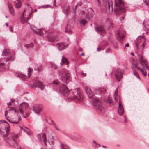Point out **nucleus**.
I'll use <instances>...</instances> for the list:
<instances>
[{"label": "nucleus", "mask_w": 149, "mask_h": 149, "mask_svg": "<svg viewBox=\"0 0 149 149\" xmlns=\"http://www.w3.org/2000/svg\"><path fill=\"white\" fill-rule=\"evenodd\" d=\"M28 106V104L26 103H22L19 106V109L20 111V112L21 114H23V116L24 117L26 118L28 114L27 113L26 114V115H25L24 114V111H25L26 108Z\"/></svg>", "instance_id": "9d476101"}, {"label": "nucleus", "mask_w": 149, "mask_h": 149, "mask_svg": "<svg viewBox=\"0 0 149 149\" xmlns=\"http://www.w3.org/2000/svg\"><path fill=\"white\" fill-rule=\"evenodd\" d=\"M8 59L14 60L15 59V56L14 55L8 57Z\"/></svg>", "instance_id": "49530a36"}, {"label": "nucleus", "mask_w": 149, "mask_h": 149, "mask_svg": "<svg viewBox=\"0 0 149 149\" xmlns=\"http://www.w3.org/2000/svg\"><path fill=\"white\" fill-rule=\"evenodd\" d=\"M10 52L8 49H4L2 52V55L4 56H7L10 54Z\"/></svg>", "instance_id": "a878e982"}, {"label": "nucleus", "mask_w": 149, "mask_h": 149, "mask_svg": "<svg viewBox=\"0 0 149 149\" xmlns=\"http://www.w3.org/2000/svg\"><path fill=\"white\" fill-rule=\"evenodd\" d=\"M112 2L111 1H108V3L109 10L110 12H112L113 11V6L112 5Z\"/></svg>", "instance_id": "393cba45"}, {"label": "nucleus", "mask_w": 149, "mask_h": 149, "mask_svg": "<svg viewBox=\"0 0 149 149\" xmlns=\"http://www.w3.org/2000/svg\"><path fill=\"white\" fill-rule=\"evenodd\" d=\"M140 70L141 72L142 73V74L144 76H146L147 72L146 71L143 70V69H141L140 70Z\"/></svg>", "instance_id": "4c0bfd02"}, {"label": "nucleus", "mask_w": 149, "mask_h": 149, "mask_svg": "<svg viewBox=\"0 0 149 149\" xmlns=\"http://www.w3.org/2000/svg\"><path fill=\"white\" fill-rule=\"evenodd\" d=\"M97 1L98 3V5L100 6V0H97Z\"/></svg>", "instance_id": "6e6d98bb"}, {"label": "nucleus", "mask_w": 149, "mask_h": 149, "mask_svg": "<svg viewBox=\"0 0 149 149\" xmlns=\"http://www.w3.org/2000/svg\"><path fill=\"white\" fill-rule=\"evenodd\" d=\"M83 95L79 89H74L72 91V94L71 98L75 102H79L83 99Z\"/></svg>", "instance_id": "20e7f679"}, {"label": "nucleus", "mask_w": 149, "mask_h": 149, "mask_svg": "<svg viewBox=\"0 0 149 149\" xmlns=\"http://www.w3.org/2000/svg\"><path fill=\"white\" fill-rule=\"evenodd\" d=\"M48 123L53 126L56 125V124L51 119L50 120L49 122H48Z\"/></svg>", "instance_id": "58836bf2"}, {"label": "nucleus", "mask_w": 149, "mask_h": 149, "mask_svg": "<svg viewBox=\"0 0 149 149\" xmlns=\"http://www.w3.org/2000/svg\"><path fill=\"white\" fill-rule=\"evenodd\" d=\"M105 92V89L103 88H101L99 90V92L102 94H104Z\"/></svg>", "instance_id": "c9c22d12"}, {"label": "nucleus", "mask_w": 149, "mask_h": 149, "mask_svg": "<svg viewBox=\"0 0 149 149\" xmlns=\"http://www.w3.org/2000/svg\"><path fill=\"white\" fill-rule=\"evenodd\" d=\"M148 22H149V21H148L147 19L145 20H144V22H143V25H144V26H145V29L147 31V33L149 32V30L147 28L146 29L145 26H146V23H147Z\"/></svg>", "instance_id": "72a5a7b5"}, {"label": "nucleus", "mask_w": 149, "mask_h": 149, "mask_svg": "<svg viewBox=\"0 0 149 149\" xmlns=\"http://www.w3.org/2000/svg\"><path fill=\"white\" fill-rule=\"evenodd\" d=\"M115 75L116 79L120 81L123 77L121 70L120 69H118L116 71Z\"/></svg>", "instance_id": "2eb2a0df"}, {"label": "nucleus", "mask_w": 149, "mask_h": 149, "mask_svg": "<svg viewBox=\"0 0 149 149\" xmlns=\"http://www.w3.org/2000/svg\"><path fill=\"white\" fill-rule=\"evenodd\" d=\"M24 13H23L20 18V21L23 24H24L27 22V19L25 17L24 15Z\"/></svg>", "instance_id": "b1692460"}, {"label": "nucleus", "mask_w": 149, "mask_h": 149, "mask_svg": "<svg viewBox=\"0 0 149 149\" xmlns=\"http://www.w3.org/2000/svg\"><path fill=\"white\" fill-rule=\"evenodd\" d=\"M96 31L98 33L101 34V33H104L105 32V30L102 26H99L95 28Z\"/></svg>", "instance_id": "6ab92c4d"}, {"label": "nucleus", "mask_w": 149, "mask_h": 149, "mask_svg": "<svg viewBox=\"0 0 149 149\" xmlns=\"http://www.w3.org/2000/svg\"><path fill=\"white\" fill-rule=\"evenodd\" d=\"M129 44L128 43H127L125 45V47H128L129 46Z\"/></svg>", "instance_id": "69168bd1"}, {"label": "nucleus", "mask_w": 149, "mask_h": 149, "mask_svg": "<svg viewBox=\"0 0 149 149\" xmlns=\"http://www.w3.org/2000/svg\"><path fill=\"white\" fill-rule=\"evenodd\" d=\"M80 22L81 24L84 25L87 22V21L84 19H82L80 21Z\"/></svg>", "instance_id": "79ce46f5"}, {"label": "nucleus", "mask_w": 149, "mask_h": 149, "mask_svg": "<svg viewBox=\"0 0 149 149\" xmlns=\"http://www.w3.org/2000/svg\"><path fill=\"white\" fill-rule=\"evenodd\" d=\"M32 71H33V69L32 68L29 67L28 69V75L29 78L30 76H31V73L32 72Z\"/></svg>", "instance_id": "473e14b6"}, {"label": "nucleus", "mask_w": 149, "mask_h": 149, "mask_svg": "<svg viewBox=\"0 0 149 149\" xmlns=\"http://www.w3.org/2000/svg\"><path fill=\"white\" fill-rule=\"evenodd\" d=\"M144 40V38L142 36H139L136 39L135 42L136 46L137 48L138 47V42H140L142 40Z\"/></svg>", "instance_id": "5701e85b"}, {"label": "nucleus", "mask_w": 149, "mask_h": 149, "mask_svg": "<svg viewBox=\"0 0 149 149\" xmlns=\"http://www.w3.org/2000/svg\"><path fill=\"white\" fill-rule=\"evenodd\" d=\"M31 13L29 14V17H28L27 18V20H29L31 18Z\"/></svg>", "instance_id": "864d4df0"}, {"label": "nucleus", "mask_w": 149, "mask_h": 149, "mask_svg": "<svg viewBox=\"0 0 149 149\" xmlns=\"http://www.w3.org/2000/svg\"><path fill=\"white\" fill-rule=\"evenodd\" d=\"M60 147L61 149H69V148L67 145L63 143L61 144Z\"/></svg>", "instance_id": "7c9ffc66"}, {"label": "nucleus", "mask_w": 149, "mask_h": 149, "mask_svg": "<svg viewBox=\"0 0 149 149\" xmlns=\"http://www.w3.org/2000/svg\"><path fill=\"white\" fill-rule=\"evenodd\" d=\"M138 56L141 65L147 70H149V64H148L146 60L144 59L141 55H139Z\"/></svg>", "instance_id": "6e6552de"}, {"label": "nucleus", "mask_w": 149, "mask_h": 149, "mask_svg": "<svg viewBox=\"0 0 149 149\" xmlns=\"http://www.w3.org/2000/svg\"><path fill=\"white\" fill-rule=\"evenodd\" d=\"M85 91L88 97L89 98H91L92 97H93H93L95 98L93 96L94 95V93L90 88L88 86H86Z\"/></svg>", "instance_id": "dca6fc26"}, {"label": "nucleus", "mask_w": 149, "mask_h": 149, "mask_svg": "<svg viewBox=\"0 0 149 149\" xmlns=\"http://www.w3.org/2000/svg\"><path fill=\"white\" fill-rule=\"evenodd\" d=\"M114 98L115 99V100L116 102H117L118 101V98H117V95L116 94V91L115 92V95L114 96Z\"/></svg>", "instance_id": "a18cd8bd"}, {"label": "nucleus", "mask_w": 149, "mask_h": 149, "mask_svg": "<svg viewBox=\"0 0 149 149\" xmlns=\"http://www.w3.org/2000/svg\"><path fill=\"white\" fill-rule=\"evenodd\" d=\"M125 33L124 30L121 28L117 31L116 36L120 42H122L123 40L125 38Z\"/></svg>", "instance_id": "0eeeda50"}, {"label": "nucleus", "mask_w": 149, "mask_h": 149, "mask_svg": "<svg viewBox=\"0 0 149 149\" xmlns=\"http://www.w3.org/2000/svg\"><path fill=\"white\" fill-rule=\"evenodd\" d=\"M37 136L39 140L40 141H43L44 144L46 146L47 145V139L46 138V135L45 134H43L42 135V137L41 134H38Z\"/></svg>", "instance_id": "f3484780"}, {"label": "nucleus", "mask_w": 149, "mask_h": 149, "mask_svg": "<svg viewBox=\"0 0 149 149\" xmlns=\"http://www.w3.org/2000/svg\"><path fill=\"white\" fill-rule=\"evenodd\" d=\"M97 146H96L95 147H97L98 146H101V145H100L99 144H98L97 143V145H96Z\"/></svg>", "instance_id": "052dcab7"}, {"label": "nucleus", "mask_w": 149, "mask_h": 149, "mask_svg": "<svg viewBox=\"0 0 149 149\" xmlns=\"http://www.w3.org/2000/svg\"><path fill=\"white\" fill-rule=\"evenodd\" d=\"M33 46L34 45L32 43H31L30 44H25V47L27 48H32L33 47Z\"/></svg>", "instance_id": "f704fd0d"}, {"label": "nucleus", "mask_w": 149, "mask_h": 149, "mask_svg": "<svg viewBox=\"0 0 149 149\" xmlns=\"http://www.w3.org/2000/svg\"><path fill=\"white\" fill-rule=\"evenodd\" d=\"M90 11H91V13H90V14L88 13V15H87L86 14L85 12L84 11H82V13L85 18L87 19L88 17H92L94 15V13L93 11L92 10L91 8L89 10V12H90Z\"/></svg>", "instance_id": "a211bd4d"}, {"label": "nucleus", "mask_w": 149, "mask_h": 149, "mask_svg": "<svg viewBox=\"0 0 149 149\" xmlns=\"http://www.w3.org/2000/svg\"><path fill=\"white\" fill-rule=\"evenodd\" d=\"M107 100L108 102L110 103H111L112 102V99L110 97H109L108 98Z\"/></svg>", "instance_id": "de8ad7c7"}, {"label": "nucleus", "mask_w": 149, "mask_h": 149, "mask_svg": "<svg viewBox=\"0 0 149 149\" xmlns=\"http://www.w3.org/2000/svg\"><path fill=\"white\" fill-rule=\"evenodd\" d=\"M48 40L50 42H52L55 41L56 39V37L55 36H53L48 37Z\"/></svg>", "instance_id": "bb28decb"}, {"label": "nucleus", "mask_w": 149, "mask_h": 149, "mask_svg": "<svg viewBox=\"0 0 149 149\" xmlns=\"http://www.w3.org/2000/svg\"><path fill=\"white\" fill-rule=\"evenodd\" d=\"M82 3L81 2H79L77 4L78 6H81Z\"/></svg>", "instance_id": "603ef678"}, {"label": "nucleus", "mask_w": 149, "mask_h": 149, "mask_svg": "<svg viewBox=\"0 0 149 149\" xmlns=\"http://www.w3.org/2000/svg\"><path fill=\"white\" fill-rule=\"evenodd\" d=\"M132 69L133 70V74H134L139 79H140V77L139 75H138L137 72L135 70H134V68L133 66H132L131 67Z\"/></svg>", "instance_id": "cd10ccee"}, {"label": "nucleus", "mask_w": 149, "mask_h": 149, "mask_svg": "<svg viewBox=\"0 0 149 149\" xmlns=\"http://www.w3.org/2000/svg\"><path fill=\"white\" fill-rule=\"evenodd\" d=\"M59 91L64 96H67L69 94L70 91L68 89L67 86L64 84H61L59 88Z\"/></svg>", "instance_id": "1a4fd4ad"}, {"label": "nucleus", "mask_w": 149, "mask_h": 149, "mask_svg": "<svg viewBox=\"0 0 149 149\" xmlns=\"http://www.w3.org/2000/svg\"><path fill=\"white\" fill-rule=\"evenodd\" d=\"M110 52V50L108 49H107L105 50V52L106 53H109Z\"/></svg>", "instance_id": "3c124183"}, {"label": "nucleus", "mask_w": 149, "mask_h": 149, "mask_svg": "<svg viewBox=\"0 0 149 149\" xmlns=\"http://www.w3.org/2000/svg\"><path fill=\"white\" fill-rule=\"evenodd\" d=\"M18 123V121H13V123L17 124Z\"/></svg>", "instance_id": "13d9d810"}, {"label": "nucleus", "mask_w": 149, "mask_h": 149, "mask_svg": "<svg viewBox=\"0 0 149 149\" xmlns=\"http://www.w3.org/2000/svg\"><path fill=\"white\" fill-rule=\"evenodd\" d=\"M30 27L33 32L37 35H42L44 34V32H45V31L43 28L38 29L34 25H31Z\"/></svg>", "instance_id": "9b49d317"}, {"label": "nucleus", "mask_w": 149, "mask_h": 149, "mask_svg": "<svg viewBox=\"0 0 149 149\" xmlns=\"http://www.w3.org/2000/svg\"><path fill=\"white\" fill-rule=\"evenodd\" d=\"M138 63H136L135 64L134 66L135 68L136 69H137L138 70H140L141 68L139 67L138 66Z\"/></svg>", "instance_id": "c03bdc74"}, {"label": "nucleus", "mask_w": 149, "mask_h": 149, "mask_svg": "<svg viewBox=\"0 0 149 149\" xmlns=\"http://www.w3.org/2000/svg\"><path fill=\"white\" fill-rule=\"evenodd\" d=\"M7 114H8V111H7L6 110V111H5V115L6 117V115H7Z\"/></svg>", "instance_id": "5fc2aeb1"}, {"label": "nucleus", "mask_w": 149, "mask_h": 149, "mask_svg": "<svg viewBox=\"0 0 149 149\" xmlns=\"http://www.w3.org/2000/svg\"><path fill=\"white\" fill-rule=\"evenodd\" d=\"M9 125L6 121L0 120V134L3 138H6L8 136L10 130Z\"/></svg>", "instance_id": "f03ea898"}, {"label": "nucleus", "mask_w": 149, "mask_h": 149, "mask_svg": "<svg viewBox=\"0 0 149 149\" xmlns=\"http://www.w3.org/2000/svg\"><path fill=\"white\" fill-rule=\"evenodd\" d=\"M12 102V101H10V102L9 103H7V105H10V104L11 103V102Z\"/></svg>", "instance_id": "338daca9"}, {"label": "nucleus", "mask_w": 149, "mask_h": 149, "mask_svg": "<svg viewBox=\"0 0 149 149\" xmlns=\"http://www.w3.org/2000/svg\"><path fill=\"white\" fill-rule=\"evenodd\" d=\"M64 13L65 14H68L70 12V8L68 4L65 5L63 8Z\"/></svg>", "instance_id": "412c9836"}, {"label": "nucleus", "mask_w": 149, "mask_h": 149, "mask_svg": "<svg viewBox=\"0 0 149 149\" xmlns=\"http://www.w3.org/2000/svg\"><path fill=\"white\" fill-rule=\"evenodd\" d=\"M55 129H56V130H59V129L57 127H55Z\"/></svg>", "instance_id": "774afa93"}, {"label": "nucleus", "mask_w": 149, "mask_h": 149, "mask_svg": "<svg viewBox=\"0 0 149 149\" xmlns=\"http://www.w3.org/2000/svg\"><path fill=\"white\" fill-rule=\"evenodd\" d=\"M82 48H79V50L80 51H82Z\"/></svg>", "instance_id": "0e129e2a"}, {"label": "nucleus", "mask_w": 149, "mask_h": 149, "mask_svg": "<svg viewBox=\"0 0 149 149\" xmlns=\"http://www.w3.org/2000/svg\"><path fill=\"white\" fill-rule=\"evenodd\" d=\"M18 135L15 134H11L10 138L5 139V141L9 144L11 146H14L16 143V140L18 138Z\"/></svg>", "instance_id": "423d86ee"}, {"label": "nucleus", "mask_w": 149, "mask_h": 149, "mask_svg": "<svg viewBox=\"0 0 149 149\" xmlns=\"http://www.w3.org/2000/svg\"><path fill=\"white\" fill-rule=\"evenodd\" d=\"M17 77L21 78L22 80H24L26 79V76L25 75L20 74L18 75Z\"/></svg>", "instance_id": "2f4dec72"}, {"label": "nucleus", "mask_w": 149, "mask_h": 149, "mask_svg": "<svg viewBox=\"0 0 149 149\" xmlns=\"http://www.w3.org/2000/svg\"><path fill=\"white\" fill-rule=\"evenodd\" d=\"M1 61H0V68L2 67L3 66L5 65L4 63H1Z\"/></svg>", "instance_id": "8fccbe9b"}, {"label": "nucleus", "mask_w": 149, "mask_h": 149, "mask_svg": "<svg viewBox=\"0 0 149 149\" xmlns=\"http://www.w3.org/2000/svg\"><path fill=\"white\" fill-rule=\"evenodd\" d=\"M144 3L148 7L149 6V0H143Z\"/></svg>", "instance_id": "ea45409f"}, {"label": "nucleus", "mask_w": 149, "mask_h": 149, "mask_svg": "<svg viewBox=\"0 0 149 149\" xmlns=\"http://www.w3.org/2000/svg\"><path fill=\"white\" fill-rule=\"evenodd\" d=\"M42 110V106L39 104H35L33 106V110L36 113L39 114Z\"/></svg>", "instance_id": "4468645a"}, {"label": "nucleus", "mask_w": 149, "mask_h": 149, "mask_svg": "<svg viewBox=\"0 0 149 149\" xmlns=\"http://www.w3.org/2000/svg\"><path fill=\"white\" fill-rule=\"evenodd\" d=\"M18 1V2L15 5V6L16 8H20L21 6V2L19 1Z\"/></svg>", "instance_id": "e433bc0d"}, {"label": "nucleus", "mask_w": 149, "mask_h": 149, "mask_svg": "<svg viewBox=\"0 0 149 149\" xmlns=\"http://www.w3.org/2000/svg\"><path fill=\"white\" fill-rule=\"evenodd\" d=\"M77 6H77V5H76V6H75V10H74V11L75 12H76L75 10L77 9Z\"/></svg>", "instance_id": "bf43d9fd"}, {"label": "nucleus", "mask_w": 149, "mask_h": 149, "mask_svg": "<svg viewBox=\"0 0 149 149\" xmlns=\"http://www.w3.org/2000/svg\"><path fill=\"white\" fill-rule=\"evenodd\" d=\"M65 31V32L68 34H71L72 33V31L70 30H68L66 29Z\"/></svg>", "instance_id": "37998d69"}, {"label": "nucleus", "mask_w": 149, "mask_h": 149, "mask_svg": "<svg viewBox=\"0 0 149 149\" xmlns=\"http://www.w3.org/2000/svg\"><path fill=\"white\" fill-rule=\"evenodd\" d=\"M124 118H125V122H126L127 121V119H126V117L125 116H124Z\"/></svg>", "instance_id": "e2e57ef3"}, {"label": "nucleus", "mask_w": 149, "mask_h": 149, "mask_svg": "<svg viewBox=\"0 0 149 149\" xmlns=\"http://www.w3.org/2000/svg\"><path fill=\"white\" fill-rule=\"evenodd\" d=\"M59 76L61 80L64 82L67 83L71 80L70 74L68 70L64 69L60 70L59 72Z\"/></svg>", "instance_id": "7ed1b4c3"}, {"label": "nucleus", "mask_w": 149, "mask_h": 149, "mask_svg": "<svg viewBox=\"0 0 149 149\" xmlns=\"http://www.w3.org/2000/svg\"><path fill=\"white\" fill-rule=\"evenodd\" d=\"M56 47L59 50H62L66 48L68 46V45L66 43L61 42L57 43Z\"/></svg>", "instance_id": "ddd939ff"}, {"label": "nucleus", "mask_w": 149, "mask_h": 149, "mask_svg": "<svg viewBox=\"0 0 149 149\" xmlns=\"http://www.w3.org/2000/svg\"><path fill=\"white\" fill-rule=\"evenodd\" d=\"M92 102L93 105L96 107L100 112H103L104 111L105 108L102 106L98 98H93L92 99Z\"/></svg>", "instance_id": "39448f33"}, {"label": "nucleus", "mask_w": 149, "mask_h": 149, "mask_svg": "<svg viewBox=\"0 0 149 149\" xmlns=\"http://www.w3.org/2000/svg\"><path fill=\"white\" fill-rule=\"evenodd\" d=\"M17 149H24L23 148L19 146L18 147Z\"/></svg>", "instance_id": "4d7b16f0"}, {"label": "nucleus", "mask_w": 149, "mask_h": 149, "mask_svg": "<svg viewBox=\"0 0 149 149\" xmlns=\"http://www.w3.org/2000/svg\"><path fill=\"white\" fill-rule=\"evenodd\" d=\"M65 63L68 65L69 63V62L67 59L64 56H63L61 59V62L60 63V64L62 65Z\"/></svg>", "instance_id": "4be33fe9"}, {"label": "nucleus", "mask_w": 149, "mask_h": 149, "mask_svg": "<svg viewBox=\"0 0 149 149\" xmlns=\"http://www.w3.org/2000/svg\"><path fill=\"white\" fill-rule=\"evenodd\" d=\"M51 67L53 69H56L57 68V66L54 63L51 64Z\"/></svg>", "instance_id": "a19ab883"}, {"label": "nucleus", "mask_w": 149, "mask_h": 149, "mask_svg": "<svg viewBox=\"0 0 149 149\" xmlns=\"http://www.w3.org/2000/svg\"><path fill=\"white\" fill-rule=\"evenodd\" d=\"M22 129L25 132H26L28 135H30L31 133V131L26 127L23 128Z\"/></svg>", "instance_id": "c85d7f7f"}, {"label": "nucleus", "mask_w": 149, "mask_h": 149, "mask_svg": "<svg viewBox=\"0 0 149 149\" xmlns=\"http://www.w3.org/2000/svg\"><path fill=\"white\" fill-rule=\"evenodd\" d=\"M52 84H55L56 85H57L59 84V83L58 82L56 81H54L52 82Z\"/></svg>", "instance_id": "09e8293b"}, {"label": "nucleus", "mask_w": 149, "mask_h": 149, "mask_svg": "<svg viewBox=\"0 0 149 149\" xmlns=\"http://www.w3.org/2000/svg\"><path fill=\"white\" fill-rule=\"evenodd\" d=\"M31 86L33 88L38 87L41 90H43L45 88V85L39 81H37L34 83L31 84Z\"/></svg>", "instance_id": "f8f14e48"}, {"label": "nucleus", "mask_w": 149, "mask_h": 149, "mask_svg": "<svg viewBox=\"0 0 149 149\" xmlns=\"http://www.w3.org/2000/svg\"><path fill=\"white\" fill-rule=\"evenodd\" d=\"M118 112L119 113L120 115L123 114L124 113V109L121 103V101L120 100L119 101Z\"/></svg>", "instance_id": "aec40b11"}, {"label": "nucleus", "mask_w": 149, "mask_h": 149, "mask_svg": "<svg viewBox=\"0 0 149 149\" xmlns=\"http://www.w3.org/2000/svg\"><path fill=\"white\" fill-rule=\"evenodd\" d=\"M115 6L116 7L114 10L115 14L117 15H122L120 19L123 20L125 17L124 2L122 0H115Z\"/></svg>", "instance_id": "f257e3e1"}, {"label": "nucleus", "mask_w": 149, "mask_h": 149, "mask_svg": "<svg viewBox=\"0 0 149 149\" xmlns=\"http://www.w3.org/2000/svg\"><path fill=\"white\" fill-rule=\"evenodd\" d=\"M101 50V49L100 48H98L97 49V50L98 51H100Z\"/></svg>", "instance_id": "680f3d73"}, {"label": "nucleus", "mask_w": 149, "mask_h": 149, "mask_svg": "<svg viewBox=\"0 0 149 149\" xmlns=\"http://www.w3.org/2000/svg\"><path fill=\"white\" fill-rule=\"evenodd\" d=\"M8 5L10 13L12 15H14V11L12 7L10 6L9 4H8Z\"/></svg>", "instance_id": "c756f323"}]
</instances>
